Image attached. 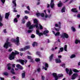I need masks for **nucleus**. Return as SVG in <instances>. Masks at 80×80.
<instances>
[{
	"label": "nucleus",
	"mask_w": 80,
	"mask_h": 80,
	"mask_svg": "<svg viewBox=\"0 0 80 80\" xmlns=\"http://www.w3.org/2000/svg\"><path fill=\"white\" fill-rule=\"evenodd\" d=\"M34 23H35L36 25H31V22H28L27 24V27H28L29 29H32L33 28L36 27L37 28L36 33L37 35H38L39 37L43 35V33L42 32H40L38 30L40 29L39 27H38V21L37 20V19H35L33 20Z\"/></svg>",
	"instance_id": "1"
},
{
	"label": "nucleus",
	"mask_w": 80,
	"mask_h": 80,
	"mask_svg": "<svg viewBox=\"0 0 80 80\" xmlns=\"http://www.w3.org/2000/svg\"><path fill=\"white\" fill-rule=\"evenodd\" d=\"M15 52H12V53L9 55V58L10 60H13L15 58V57L16 55H17L19 53L17 51H15Z\"/></svg>",
	"instance_id": "2"
},
{
	"label": "nucleus",
	"mask_w": 80,
	"mask_h": 80,
	"mask_svg": "<svg viewBox=\"0 0 80 80\" xmlns=\"http://www.w3.org/2000/svg\"><path fill=\"white\" fill-rule=\"evenodd\" d=\"M9 41V39L7 38L6 42L5 43L3 47L5 48H8V47H11L12 46V44L8 42Z\"/></svg>",
	"instance_id": "3"
},
{
	"label": "nucleus",
	"mask_w": 80,
	"mask_h": 80,
	"mask_svg": "<svg viewBox=\"0 0 80 80\" xmlns=\"http://www.w3.org/2000/svg\"><path fill=\"white\" fill-rule=\"evenodd\" d=\"M52 76L55 78V80H57L58 78H60V77H62L63 76L62 74H59L57 75L55 73H52Z\"/></svg>",
	"instance_id": "4"
},
{
	"label": "nucleus",
	"mask_w": 80,
	"mask_h": 80,
	"mask_svg": "<svg viewBox=\"0 0 80 80\" xmlns=\"http://www.w3.org/2000/svg\"><path fill=\"white\" fill-rule=\"evenodd\" d=\"M16 40L14 39H12L11 41L12 42H15L16 45H20V40H19V37H17L16 38Z\"/></svg>",
	"instance_id": "5"
},
{
	"label": "nucleus",
	"mask_w": 80,
	"mask_h": 80,
	"mask_svg": "<svg viewBox=\"0 0 80 80\" xmlns=\"http://www.w3.org/2000/svg\"><path fill=\"white\" fill-rule=\"evenodd\" d=\"M61 22H59L58 25L57 24H55V26L56 27H58V28H55V30H56V31H59L60 30V28H61Z\"/></svg>",
	"instance_id": "6"
},
{
	"label": "nucleus",
	"mask_w": 80,
	"mask_h": 80,
	"mask_svg": "<svg viewBox=\"0 0 80 80\" xmlns=\"http://www.w3.org/2000/svg\"><path fill=\"white\" fill-rule=\"evenodd\" d=\"M61 37L62 38H68L69 37L68 35L66 33H62Z\"/></svg>",
	"instance_id": "7"
},
{
	"label": "nucleus",
	"mask_w": 80,
	"mask_h": 80,
	"mask_svg": "<svg viewBox=\"0 0 80 80\" xmlns=\"http://www.w3.org/2000/svg\"><path fill=\"white\" fill-rule=\"evenodd\" d=\"M78 76V75L77 73H74L72 76L71 78L72 80H75L77 77Z\"/></svg>",
	"instance_id": "8"
},
{
	"label": "nucleus",
	"mask_w": 80,
	"mask_h": 80,
	"mask_svg": "<svg viewBox=\"0 0 80 80\" xmlns=\"http://www.w3.org/2000/svg\"><path fill=\"white\" fill-rule=\"evenodd\" d=\"M66 72L69 75H71L72 74V69H70L69 71V69H67V68H66ZM68 72H69V73Z\"/></svg>",
	"instance_id": "9"
},
{
	"label": "nucleus",
	"mask_w": 80,
	"mask_h": 80,
	"mask_svg": "<svg viewBox=\"0 0 80 80\" xmlns=\"http://www.w3.org/2000/svg\"><path fill=\"white\" fill-rule=\"evenodd\" d=\"M30 48V46H28L25 47L24 48H22L19 49L20 51H25V50H27V49H28Z\"/></svg>",
	"instance_id": "10"
},
{
	"label": "nucleus",
	"mask_w": 80,
	"mask_h": 80,
	"mask_svg": "<svg viewBox=\"0 0 80 80\" xmlns=\"http://www.w3.org/2000/svg\"><path fill=\"white\" fill-rule=\"evenodd\" d=\"M55 6V4L54 2H53V0H51V2L50 3V7H51V8H54Z\"/></svg>",
	"instance_id": "11"
},
{
	"label": "nucleus",
	"mask_w": 80,
	"mask_h": 80,
	"mask_svg": "<svg viewBox=\"0 0 80 80\" xmlns=\"http://www.w3.org/2000/svg\"><path fill=\"white\" fill-rule=\"evenodd\" d=\"M45 67H44V66L42 67V69H44L45 70H47V68H48V65L47 63H45Z\"/></svg>",
	"instance_id": "12"
},
{
	"label": "nucleus",
	"mask_w": 80,
	"mask_h": 80,
	"mask_svg": "<svg viewBox=\"0 0 80 80\" xmlns=\"http://www.w3.org/2000/svg\"><path fill=\"white\" fill-rule=\"evenodd\" d=\"M18 62H20L22 65H24V63H23L24 62H25V60L22 59H19L18 60Z\"/></svg>",
	"instance_id": "13"
},
{
	"label": "nucleus",
	"mask_w": 80,
	"mask_h": 80,
	"mask_svg": "<svg viewBox=\"0 0 80 80\" xmlns=\"http://www.w3.org/2000/svg\"><path fill=\"white\" fill-rule=\"evenodd\" d=\"M16 67L18 68H19V69H21V70H23V68L22 67V66H21L19 64H17Z\"/></svg>",
	"instance_id": "14"
},
{
	"label": "nucleus",
	"mask_w": 80,
	"mask_h": 80,
	"mask_svg": "<svg viewBox=\"0 0 80 80\" xmlns=\"http://www.w3.org/2000/svg\"><path fill=\"white\" fill-rule=\"evenodd\" d=\"M9 15H10V12L6 13L5 18L7 19H8V17H9Z\"/></svg>",
	"instance_id": "15"
},
{
	"label": "nucleus",
	"mask_w": 80,
	"mask_h": 80,
	"mask_svg": "<svg viewBox=\"0 0 80 80\" xmlns=\"http://www.w3.org/2000/svg\"><path fill=\"white\" fill-rule=\"evenodd\" d=\"M71 12H77L78 11L77 10V8H74L71 9Z\"/></svg>",
	"instance_id": "16"
},
{
	"label": "nucleus",
	"mask_w": 80,
	"mask_h": 80,
	"mask_svg": "<svg viewBox=\"0 0 80 80\" xmlns=\"http://www.w3.org/2000/svg\"><path fill=\"white\" fill-rule=\"evenodd\" d=\"M56 60V62L57 63H61V60L60 58L56 59L55 60Z\"/></svg>",
	"instance_id": "17"
},
{
	"label": "nucleus",
	"mask_w": 80,
	"mask_h": 80,
	"mask_svg": "<svg viewBox=\"0 0 80 80\" xmlns=\"http://www.w3.org/2000/svg\"><path fill=\"white\" fill-rule=\"evenodd\" d=\"M28 59H30V60H31V62H32V63H33L34 62L33 61V59L32 58V57H31V56H28Z\"/></svg>",
	"instance_id": "18"
},
{
	"label": "nucleus",
	"mask_w": 80,
	"mask_h": 80,
	"mask_svg": "<svg viewBox=\"0 0 80 80\" xmlns=\"http://www.w3.org/2000/svg\"><path fill=\"white\" fill-rule=\"evenodd\" d=\"M25 71H23L22 73V78H25Z\"/></svg>",
	"instance_id": "19"
},
{
	"label": "nucleus",
	"mask_w": 80,
	"mask_h": 80,
	"mask_svg": "<svg viewBox=\"0 0 80 80\" xmlns=\"http://www.w3.org/2000/svg\"><path fill=\"white\" fill-rule=\"evenodd\" d=\"M53 55H54L53 54H52L49 57V59L50 61H52V58H53Z\"/></svg>",
	"instance_id": "20"
},
{
	"label": "nucleus",
	"mask_w": 80,
	"mask_h": 80,
	"mask_svg": "<svg viewBox=\"0 0 80 80\" xmlns=\"http://www.w3.org/2000/svg\"><path fill=\"white\" fill-rule=\"evenodd\" d=\"M12 3L14 5V7H16L17 6V4H16V0H13Z\"/></svg>",
	"instance_id": "21"
},
{
	"label": "nucleus",
	"mask_w": 80,
	"mask_h": 80,
	"mask_svg": "<svg viewBox=\"0 0 80 80\" xmlns=\"http://www.w3.org/2000/svg\"><path fill=\"white\" fill-rule=\"evenodd\" d=\"M11 65V64L10 63H9L8 64L7 66L8 67V70H10L11 69V67H10V66Z\"/></svg>",
	"instance_id": "22"
},
{
	"label": "nucleus",
	"mask_w": 80,
	"mask_h": 80,
	"mask_svg": "<svg viewBox=\"0 0 80 80\" xmlns=\"http://www.w3.org/2000/svg\"><path fill=\"white\" fill-rule=\"evenodd\" d=\"M60 50H59L58 51V53H60V52H63V48H60Z\"/></svg>",
	"instance_id": "23"
},
{
	"label": "nucleus",
	"mask_w": 80,
	"mask_h": 80,
	"mask_svg": "<svg viewBox=\"0 0 80 80\" xmlns=\"http://www.w3.org/2000/svg\"><path fill=\"white\" fill-rule=\"evenodd\" d=\"M41 53H40V52H39L37 51L36 52V55H38L39 56V57H41Z\"/></svg>",
	"instance_id": "24"
},
{
	"label": "nucleus",
	"mask_w": 80,
	"mask_h": 80,
	"mask_svg": "<svg viewBox=\"0 0 80 80\" xmlns=\"http://www.w3.org/2000/svg\"><path fill=\"white\" fill-rule=\"evenodd\" d=\"M37 43L36 42H34L32 44L33 47H35V46H37Z\"/></svg>",
	"instance_id": "25"
},
{
	"label": "nucleus",
	"mask_w": 80,
	"mask_h": 80,
	"mask_svg": "<svg viewBox=\"0 0 80 80\" xmlns=\"http://www.w3.org/2000/svg\"><path fill=\"white\" fill-rule=\"evenodd\" d=\"M49 32V31H48V30H46L43 33H44V34H45L47 33H48Z\"/></svg>",
	"instance_id": "26"
},
{
	"label": "nucleus",
	"mask_w": 80,
	"mask_h": 80,
	"mask_svg": "<svg viewBox=\"0 0 80 80\" xmlns=\"http://www.w3.org/2000/svg\"><path fill=\"white\" fill-rule=\"evenodd\" d=\"M51 17V15H49V16H48V15H47V13H46L45 14V18H47L48 17V18H50V17Z\"/></svg>",
	"instance_id": "27"
},
{
	"label": "nucleus",
	"mask_w": 80,
	"mask_h": 80,
	"mask_svg": "<svg viewBox=\"0 0 80 80\" xmlns=\"http://www.w3.org/2000/svg\"><path fill=\"white\" fill-rule=\"evenodd\" d=\"M15 70L13 68H12L11 69V73H12V74H15Z\"/></svg>",
	"instance_id": "28"
},
{
	"label": "nucleus",
	"mask_w": 80,
	"mask_h": 80,
	"mask_svg": "<svg viewBox=\"0 0 80 80\" xmlns=\"http://www.w3.org/2000/svg\"><path fill=\"white\" fill-rule=\"evenodd\" d=\"M60 32H58L55 34V35L56 37L57 36H58L59 35H60Z\"/></svg>",
	"instance_id": "29"
},
{
	"label": "nucleus",
	"mask_w": 80,
	"mask_h": 80,
	"mask_svg": "<svg viewBox=\"0 0 80 80\" xmlns=\"http://www.w3.org/2000/svg\"><path fill=\"white\" fill-rule=\"evenodd\" d=\"M13 22L14 23H17L18 22V20L17 19V18H15L14 19Z\"/></svg>",
	"instance_id": "30"
},
{
	"label": "nucleus",
	"mask_w": 80,
	"mask_h": 80,
	"mask_svg": "<svg viewBox=\"0 0 80 80\" xmlns=\"http://www.w3.org/2000/svg\"><path fill=\"white\" fill-rule=\"evenodd\" d=\"M76 57L75 55V54H72L70 56L71 58H75Z\"/></svg>",
	"instance_id": "31"
},
{
	"label": "nucleus",
	"mask_w": 80,
	"mask_h": 80,
	"mask_svg": "<svg viewBox=\"0 0 80 80\" xmlns=\"http://www.w3.org/2000/svg\"><path fill=\"white\" fill-rule=\"evenodd\" d=\"M67 45H65L64 47V50L65 51H66V52H67Z\"/></svg>",
	"instance_id": "32"
},
{
	"label": "nucleus",
	"mask_w": 80,
	"mask_h": 80,
	"mask_svg": "<svg viewBox=\"0 0 80 80\" xmlns=\"http://www.w3.org/2000/svg\"><path fill=\"white\" fill-rule=\"evenodd\" d=\"M73 71H74V72H75V73H77L78 72H79V71L78 70L75 69H74L73 70Z\"/></svg>",
	"instance_id": "33"
},
{
	"label": "nucleus",
	"mask_w": 80,
	"mask_h": 80,
	"mask_svg": "<svg viewBox=\"0 0 80 80\" xmlns=\"http://www.w3.org/2000/svg\"><path fill=\"white\" fill-rule=\"evenodd\" d=\"M58 7H62V3H59L58 4Z\"/></svg>",
	"instance_id": "34"
},
{
	"label": "nucleus",
	"mask_w": 80,
	"mask_h": 80,
	"mask_svg": "<svg viewBox=\"0 0 80 80\" xmlns=\"http://www.w3.org/2000/svg\"><path fill=\"white\" fill-rule=\"evenodd\" d=\"M61 12L62 13L65 12V7H63L61 10Z\"/></svg>",
	"instance_id": "35"
},
{
	"label": "nucleus",
	"mask_w": 80,
	"mask_h": 80,
	"mask_svg": "<svg viewBox=\"0 0 80 80\" xmlns=\"http://www.w3.org/2000/svg\"><path fill=\"white\" fill-rule=\"evenodd\" d=\"M35 60L36 62H40V60L39 58H36Z\"/></svg>",
	"instance_id": "36"
},
{
	"label": "nucleus",
	"mask_w": 80,
	"mask_h": 80,
	"mask_svg": "<svg viewBox=\"0 0 80 80\" xmlns=\"http://www.w3.org/2000/svg\"><path fill=\"white\" fill-rule=\"evenodd\" d=\"M72 30L73 32H75V31H76V30H75V28H74V27H72Z\"/></svg>",
	"instance_id": "37"
},
{
	"label": "nucleus",
	"mask_w": 80,
	"mask_h": 80,
	"mask_svg": "<svg viewBox=\"0 0 80 80\" xmlns=\"http://www.w3.org/2000/svg\"><path fill=\"white\" fill-rule=\"evenodd\" d=\"M3 75H6V76H7L8 74V73L7 72H4L3 73Z\"/></svg>",
	"instance_id": "38"
},
{
	"label": "nucleus",
	"mask_w": 80,
	"mask_h": 80,
	"mask_svg": "<svg viewBox=\"0 0 80 80\" xmlns=\"http://www.w3.org/2000/svg\"><path fill=\"white\" fill-rule=\"evenodd\" d=\"M41 16L42 17H45V14L44 13H42L41 14Z\"/></svg>",
	"instance_id": "39"
},
{
	"label": "nucleus",
	"mask_w": 80,
	"mask_h": 80,
	"mask_svg": "<svg viewBox=\"0 0 80 80\" xmlns=\"http://www.w3.org/2000/svg\"><path fill=\"white\" fill-rule=\"evenodd\" d=\"M36 15L38 17H39L41 15V13H36Z\"/></svg>",
	"instance_id": "40"
},
{
	"label": "nucleus",
	"mask_w": 80,
	"mask_h": 80,
	"mask_svg": "<svg viewBox=\"0 0 80 80\" xmlns=\"http://www.w3.org/2000/svg\"><path fill=\"white\" fill-rule=\"evenodd\" d=\"M39 26L40 30H42V29H43V27H42V25H41V24H39Z\"/></svg>",
	"instance_id": "41"
},
{
	"label": "nucleus",
	"mask_w": 80,
	"mask_h": 80,
	"mask_svg": "<svg viewBox=\"0 0 80 80\" xmlns=\"http://www.w3.org/2000/svg\"><path fill=\"white\" fill-rule=\"evenodd\" d=\"M24 12L25 13H30V12L27 11V10H26Z\"/></svg>",
	"instance_id": "42"
},
{
	"label": "nucleus",
	"mask_w": 80,
	"mask_h": 80,
	"mask_svg": "<svg viewBox=\"0 0 80 80\" xmlns=\"http://www.w3.org/2000/svg\"><path fill=\"white\" fill-rule=\"evenodd\" d=\"M32 31H33V30H29L28 31V32L29 33H31L32 32Z\"/></svg>",
	"instance_id": "43"
},
{
	"label": "nucleus",
	"mask_w": 80,
	"mask_h": 80,
	"mask_svg": "<svg viewBox=\"0 0 80 80\" xmlns=\"http://www.w3.org/2000/svg\"><path fill=\"white\" fill-rule=\"evenodd\" d=\"M1 1L2 3H5V0H1Z\"/></svg>",
	"instance_id": "44"
},
{
	"label": "nucleus",
	"mask_w": 80,
	"mask_h": 80,
	"mask_svg": "<svg viewBox=\"0 0 80 80\" xmlns=\"http://www.w3.org/2000/svg\"><path fill=\"white\" fill-rule=\"evenodd\" d=\"M40 68H38L37 69V72H40Z\"/></svg>",
	"instance_id": "45"
},
{
	"label": "nucleus",
	"mask_w": 80,
	"mask_h": 80,
	"mask_svg": "<svg viewBox=\"0 0 80 80\" xmlns=\"http://www.w3.org/2000/svg\"><path fill=\"white\" fill-rule=\"evenodd\" d=\"M27 9H28V10L30 11V7L29 6H28L27 7Z\"/></svg>",
	"instance_id": "46"
},
{
	"label": "nucleus",
	"mask_w": 80,
	"mask_h": 80,
	"mask_svg": "<svg viewBox=\"0 0 80 80\" xmlns=\"http://www.w3.org/2000/svg\"><path fill=\"white\" fill-rule=\"evenodd\" d=\"M42 80H44L45 79V77L44 76H42Z\"/></svg>",
	"instance_id": "47"
},
{
	"label": "nucleus",
	"mask_w": 80,
	"mask_h": 80,
	"mask_svg": "<svg viewBox=\"0 0 80 80\" xmlns=\"http://www.w3.org/2000/svg\"><path fill=\"white\" fill-rule=\"evenodd\" d=\"M31 38H35V35L33 34H32L31 35Z\"/></svg>",
	"instance_id": "48"
},
{
	"label": "nucleus",
	"mask_w": 80,
	"mask_h": 80,
	"mask_svg": "<svg viewBox=\"0 0 80 80\" xmlns=\"http://www.w3.org/2000/svg\"><path fill=\"white\" fill-rule=\"evenodd\" d=\"M3 32H4L5 33H7V30H6V29H4Z\"/></svg>",
	"instance_id": "49"
},
{
	"label": "nucleus",
	"mask_w": 80,
	"mask_h": 80,
	"mask_svg": "<svg viewBox=\"0 0 80 80\" xmlns=\"http://www.w3.org/2000/svg\"><path fill=\"white\" fill-rule=\"evenodd\" d=\"M28 16H25L24 17V18L25 19H26L27 20V18H28Z\"/></svg>",
	"instance_id": "50"
},
{
	"label": "nucleus",
	"mask_w": 80,
	"mask_h": 80,
	"mask_svg": "<svg viewBox=\"0 0 80 80\" xmlns=\"http://www.w3.org/2000/svg\"><path fill=\"white\" fill-rule=\"evenodd\" d=\"M14 12H17V11L15 10V8H14V10L13 11Z\"/></svg>",
	"instance_id": "51"
},
{
	"label": "nucleus",
	"mask_w": 80,
	"mask_h": 80,
	"mask_svg": "<svg viewBox=\"0 0 80 80\" xmlns=\"http://www.w3.org/2000/svg\"><path fill=\"white\" fill-rule=\"evenodd\" d=\"M61 66L62 67H65V64H62V65H61Z\"/></svg>",
	"instance_id": "52"
},
{
	"label": "nucleus",
	"mask_w": 80,
	"mask_h": 80,
	"mask_svg": "<svg viewBox=\"0 0 80 80\" xmlns=\"http://www.w3.org/2000/svg\"><path fill=\"white\" fill-rule=\"evenodd\" d=\"M12 49L11 48L9 49L8 52H12Z\"/></svg>",
	"instance_id": "53"
},
{
	"label": "nucleus",
	"mask_w": 80,
	"mask_h": 80,
	"mask_svg": "<svg viewBox=\"0 0 80 80\" xmlns=\"http://www.w3.org/2000/svg\"><path fill=\"white\" fill-rule=\"evenodd\" d=\"M2 20V16H1V15H0V21H1Z\"/></svg>",
	"instance_id": "54"
},
{
	"label": "nucleus",
	"mask_w": 80,
	"mask_h": 80,
	"mask_svg": "<svg viewBox=\"0 0 80 80\" xmlns=\"http://www.w3.org/2000/svg\"><path fill=\"white\" fill-rule=\"evenodd\" d=\"M28 54V55H32V53H31L29 51H28L27 52Z\"/></svg>",
	"instance_id": "55"
},
{
	"label": "nucleus",
	"mask_w": 80,
	"mask_h": 80,
	"mask_svg": "<svg viewBox=\"0 0 80 80\" xmlns=\"http://www.w3.org/2000/svg\"><path fill=\"white\" fill-rule=\"evenodd\" d=\"M2 26H3V24L0 22V27H2Z\"/></svg>",
	"instance_id": "56"
},
{
	"label": "nucleus",
	"mask_w": 80,
	"mask_h": 80,
	"mask_svg": "<svg viewBox=\"0 0 80 80\" xmlns=\"http://www.w3.org/2000/svg\"><path fill=\"white\" fill-rule=\"evenodd\" d=\"M25 20H23L22 21V23H25Z\"/></svg>",
	"instance_id": "57"
},
{
	"label": "nucleus",
	"mask_w": 80,
	"mask_h": 80,
	"mask_svg": "<svg viewBox=\"0 0 80 80\" xmlns=\"http://www.w3.org/2000/svg\"><path fill=\"white\" fill-rule=\"evenodd\" d=\"M48 12L49 13H50V10L49 9H48Z\"/></svg>",
	"instance_id": "58"
},
{
	"label": "nucleus",
	"mask_w": 80,
	"mask_h": 80,
	"mask_svg": "<svg viewBox=\"0 0 80 80\" xmlns=\"http://www.w3.org/2000/svg\"><path fill=\"white\" fill-rule=\"evenodd\" d=\"M77 17L78 18H80V14H78L77 15Z\"/></svg>",
	"instance_id": "59"
},
{
	"label": "nucleus",
	"mask_w": 80,
	"mask_h": 80,
	"mask_svg": "<svg viewBox=\"0 0 80 80\" xmlns=\"http://www.w3.org/2000/svg\"><path fill=\"white\" fill-rule=\"evenodd\" d=\"M58 58H62V56L60 55V56H58Z\"/></svg>",
	"instance_id": "60"
},
{
	"label": "nucleus",
	"mask_w": 80,
	"mask_h": 80,
	"mask_svg": "<svg viewBox=\"0 0 80 80\" xmlns=\"http://www.w3.org/2000/svg\"><path fill=\"white\" fill-rule=\"evenodd\" d=\"M50 7V5L48 4H47V8H49V7Z\"/></svg>",
	"instance_id": "61"
},
{
	"label": "nucleus",
	"mask_w": 80,
	"mask_h": 80,
	"mask_svg": "<svg viewBox=\"0 0 80 80\" xmlns=\"http://www.w3.org/2000/svg\"><path fill=\"white\" fill-rule=\"evenodd\" d=\"M0 79L1 80H4V78H0Z\"/></svg>",
	"instance_id": "62"
},
{
	"label": "nucleus",
	"mask_w": 80,
	"mask_h": 80,
	"mask_svg": "<svg viewBox=\"0 0 80 80\" xmlns=\"http://www.w3.org/2000/svg\"><path fill=\"white\" fill-rule=\"evenodd\" d=\"M40 3V2H38L37 3V5H39Z\"/></svg>",
	"instance_id": "63"
},
{
	"label": "nucleus",
	"mask_w": 80,
	"mask_h": 80,
	"mask_svg": "<svg viewBox=\"0 0 80 80\" xmlns=\"http://www.w3.org/2000/svg\"><path fill=\"white\" fill-rule=\"evenodd\" d=\"M15 64H13L12 65V67H13V68L15 67Z\"/></svg>",
	"instance_id": "64"
}]
</instances>
